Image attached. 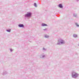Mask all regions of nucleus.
I'll list each match as a JSON object with an SVG mask.
<instances>
[{
    "label": "nucleus",
    "instance_id": "8",
    "mask_svg": "<svg viewBox=\"0 0 79 79\" xmlns=\"http://www.w3.org/2000/svg\"><path fill=\"white\" fill-rule=\"evenodd\" d=\"M45 37H48V35H45Z\"/></svg>",
    "mask_w": 79,
    "mask_h": 79
},
{
    "label": "nucleus",
    "instance_id": "7",
    "mask_svg": "<svg viewBox=\"0 0 79 79\" xmlns=\"http://www.w3.org/2000/svg\"><path fill=\"white\" fill-rule=\"evenodd\" d=\"M34 6H35V7H37V5L36 4V3H34Z\"/></svg>",
    "mask_w": 79,
    "mask_h": 79
},
{
    "label": "nucleus",
    "instance_id": "6",
    "mask_svg": "<svg viewBox=\"0 0 79 79\" xmlns=\"http://www.w3.org/2000/svg\"><path fill=\"white\" fill-rule=\"evenodd\" d=\"M73 36L75 37H77V35H76V34H75L73 35Z\"/></svg>",
    "mask_w": 79,
    "mask_h": 79
},
{
    "label": "nucleus",
    "instance_id": "5",
    "mask_svg": "<svg viewBox=\"0 0 79 79\" xmlns=\"http://www.w3.org/2000/svg\"><path fill=\"white\" fill-rule=\"evenodd\" d=\"M61 44H64V42L63 40H61Z\"/></svg>",
    "mask_w": 79,
    "mask_h": 79
},
{
    "label": "nucleus",
    "instance_id": "10",
    "mask_svg": "<svg viewBox=\"0 0 79 79\" xmlns=\"http://www.w3.org/2000/svg\"><path fill=\"white\" fill-rule=\"evenodd\" d=\"M77 75V73H76L74 75V76H76V75Z\"/></svg>",
    "mask_w": 79,
    "mask_h": 79
},
{
    "label": "nucleus",
    "instance_id": "1",
    "mask_svg": "<svg viewBox=\"0 0 79 79\" xmlns=\"http://www.w3.org/2000/svg\"><path fill=\"white\" fill-rule=\"evenodd\" d=\"M31 13H28L25 15V16H27V17H29L30 16H31Z\"/></svg>",
    "mask_w": 79,
    "mask_h": 79
},
{
    "label": "nucleus",
    "instance_id": "4",
    "mask_svg": "<svg viewBox=\"0 0 79 79\" xmlns=\"http://www.w3.org/2000/svg\"><path fill=\"white\" fill-rule=\"evenodd\" d=\"M59 7H60V8H62L63 7V6H62V5H61V4H59Z\"/></svg>",
    "mask_w": 79,
    "mask_h": 79
},
{
    "label": "nucleus",
    "instance_id": "11",
    "mask_svg": "<svg viewBox=\"0 0 79 79\" xmlns=\"http://www.w3.org/2000/svg\"><path fill=\"white\" fill-rule=\"evenodd\" d=\"M77 26L79 27V25H77Z\"/></svg>",
    "mask_w": 79,
    "mask_h": 79
},
{
    "label": "nucleus",
    "instance_id": "3",
    "mask_svg": "<svg viewBox=\"0 0 79 79\" xmlns=\"http://www.w3.org/2000/svg\"><path fill=\"white\" fill-rule=\"evenodd\" d=\"M42 26H47V24H46L45 23H43V24H42Z\"/></svg>",
    "mask_w": 79,
    "mask_h": 79
},
{
    "label": "nucleus",
    "instance_id": "9",
    "mask_svg": "<svg viewBox=\"0 0 79 79\" xmlns=\"http://www.w3.org/2000/svg\"><path fill=\"white\" fill-rule=\"evenodd\" d=\"M10 30H7V31H8V32H10Z\"/></svg>",
    "mask_w": 79,
    "mask_h": 79
},
{
    "label": "nucleus",
    "instance_id": "2",
    "mask_svg": "<svg viewBox=\"0 0 79 79\" xmlns=\"http://www.w3.org/2000/svg\"><path fill=\"white\" fill-rule=\"evenodd\" d=\"M19 26L20 27H24V25L23 24H19Z\"/></svg>",
    "mask_w": 79,
    "mask_h": 79
}]
</instances>
